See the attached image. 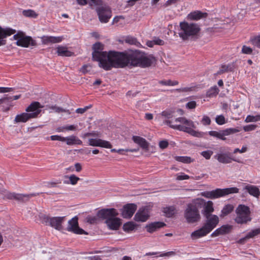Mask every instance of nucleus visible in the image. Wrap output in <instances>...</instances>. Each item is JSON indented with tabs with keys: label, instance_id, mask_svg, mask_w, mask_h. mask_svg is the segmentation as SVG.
Masks as SVG:
<instances>
[{
	"label": "nucleus",
	"instance_id": "nucleus-1",
	"mask_svg": "<svg viewBox=\"0 0 260 260\" xmlns=\"http://www.w3.org/2000/svg\"><path fill=\"white\" fill-rule=\"evenodd\" d=\"M152 63L150 57L138 50L126 53L116 52L113 68H124L128 66L146 68L150 66Z\"/></svg>",
	"mask_w": 260,
	"mask_h": 260
},
{
	"label": "nucleus",
	"instance_id": "nucleus-2",
	"mask_svg": "<svg viewBox=\"0 0 260 260\" xmlns=\"http://www.w3.org/2000/svg\"><path fill=\"white\" fill-rule=\"evenodd\" d=\"M92 49V59L99 62L100 67L106 71L110 70L113 68L116 52L110 51L107 53L102 51L104 46L100 42L93 44Z\"/></svg>",
	"mask_w": 260,
	"mask_h": 260
},
{
	"label": "nucleus",
	"instance_id": "nucleus-3",
	"mask_svg": "<svg viewBox=\"0 0 260 260\" xmlns=\"http://www.w3.org/2000/svg\"><path fill=\"white\" fill-rule=\"evenodd\" d=\"M174 121L179 122L180 124H173V122L169 120H167L164 122L174 129L186 132L196 137L202 138L206 134L204 132L196 131L192 129L191 128H195L196 127L194 122L190 120L186 119L185 117L177 118L175 119Z\"/></svg>",
	"mask_w": 260,
	"mask_h": 260
},
{
	"label": "nucleus",
	"instance_id": "nucleus-4",
	"mask_svg": "<svg viewBox=\"0 0 260 260\" xmlns=\"http://www.w3.org/2000/svg\"><path fill=\"white\" fill-rule=\"evenodd\" d=\"M118 213L115 209H103L98 212L99 218L105 220V222L110 230H117L121 225V220L116 217Z\"/></svg>",
	"mask_w": 260,
	"mask_h": 260
},
{
	"label": "nucleus",
	"instance_id": "nucleus-5",
	"mask_svg": "<svg viewBox=\"0 0 260 260\" xmlns=\"http://www.w3.org/2000/svg\"><path fill=\"white\" fill-rule=\"evenodd\" d=\"M179 26V36L183 40L197 36L201 30L198 24L186 21L181 22Z\"/></svg>",
	"mask_w": 260,
	"mask_h": 260
},
{
	"label": "nucleus",
	"instance_id": "nucleus-6",
	"mask_svg": "<svg viewBox=\"0 0 260 260\" xmlns=\"http://www.w3.org/2000/svg\"><path fill=\"white\" fill-rule=\"evenodd\" d=\"M184 217L188 223H194L200 221L201 215L196 200L187 205L184 210Z\"/></svg>",
	"mask_w": 260,
	"mask_h": 260
},
{
	"label": "nucleus",
	"instance_id": "nucleus-7",
	"mask_svg": "<svg viewBox=\"0 0 260 260\" xmlns=\"http://www.w3.org/2000/svg\"><path fill=\"white\" fill-rule=\"evenodd\" d=\"M239 189L236 187L226 188L223 189L217 188L210 191L201 192V196L205 198L214 199L225 196L232 193H238Z\"/></svg>",
	"mask_w": 260,
	"mask_h": 260
},
{
	"label": "nucleus",
	"instance_id": "nucleus-8",
	"mask_svg": "<svg viewBox=\"0 0 260 260\" xmlns=\"http://www.w3.org/2000/svg\"><path fill=\"white\" fill-rule=\"evenodd\" d=\"M236 213L235 221L238 224H245L251 220L250 209L245 205H239L236 209Z\"/></svg>",
	"mask_w": 260,
	"mask_h": 260
},
{
	"label": "nucleus",
	"instance_id": "nucleus-9",
	"mask_svg": "<svg viewBox=\"0 0 260 260\" xmlns=\"http://www.w3.org/2000/svg\"><path fill=\"white\" fill-rule=\"evenodd\" d=\"M42 221L47 225H50L57 230L62 229V223L64 219V217H52L43 214L40 216Z\"/></svg>",
	"mask_w": 260,
	"mask_h": 260
},
{
	"label": "nucleus",
	"instance_id": "nucleus-10",
	"mask_svg": "<svg viewBox=\"0 0 260 260\" xmlns=\"http://www.w3.org/2000/svg\"><path fill=\"white\" fill-rule=\"evenodd\" d=\"M197 206L199 208H203L202 213L203 216L213 215L212 213L213 212L214 209L213 208V203L211 201L206 202L204 199L198 198L196 199Z\"/></svg>",
	"mask_w": 260,
	"mask_h": 260
},
{
	"label": "nucleus",
	"instance_id": "nucleus-11",
	"mask_svg": "<svg viewBox=\"0 0 260 260\" xmlns=\"http://www.w3.org/2000/svg\"><path fill=\"white\" fill-rule=\"evenodd\" d=\"M239 131L234 128H229L217 131H210L208 132L209 135L212 137H215L217 139L225 140V136L235 134L238 132Z\"/></svg>",
	"mask_w": 260,
	"mask_h": 260
},
{
	"label": "nucleus",
	"instance_id": "nucleus-12",
	"mask_svg": "<svg viewBox=\"0 0 260 260\" xmlns=\"http://www.w3.org/2000/svg\"><path fill=\"white\" fill-rule=\"evenodd\" d=\"M36 196L35 194H20L15 192L5 191L4 198L10 200H15L18 201H28L32 197Z\"/></svg>",
	"mask_w": 260,
	"mask_h": 260
},
{
	"label": "nucleus",
	"instance_id": "nucleus-13",
	"mask_svg": "<svg viewBox=\"0 0 260 260\" xmlns=\"http://www.w3.org/2000/svg\"><path fill=\"white\" fill-rule=\"evenodd\" d=\"M67 230L76 234H88L86 232L78 226V218L77 217H73L68 221Z\"/></svg>",
	"mask_w": 260,
	"mask_h": 260
},
{
	"label": "nucleus",
	"instance_id": "nucleus-14",
	"mask_svg": "<svg viewBox=\"0 0 260 260\" xmlns=\"http://www.w3.org/2000/svg\"><path fill=\"white\" fill-rule=\"evenodd\" d=\"M100 21L102 23L108 22L111 18V10L108 6H101L96 9Z\"/></svg>",
	"mask_w": 260,
	"mask_h": 260
},
{
	"label": "nucleus",
	"instance_id": "nucleus-15",
	"mask_svg": "<svg viewBox=\"0 0 260 260\" xmlns=\"http://www.w3.org/2000/svg\"><path fill=\"white\" fill-rule=\"evenodd\" d=\"M205 222L204 226L210 232L218 224L219 222L218 217L214 214L204 216Z\"/></svg>",
	"mask_w": 260,
	"mask_h": 260
},
{
	"label": "nucleus",
	"instance_id": "nucleus-16",
	"mask_svg": "<svg viewBox=\"0 0 260 260\" xmlns=\"http://www.w3.org/2000/svg\"><path fill=\"white\" fill-rule=\"evenodd\" d=\"M214 158L219 162L223 164L231 163L233 160L240 162L239 160L232 158L230 154L227 153L218 152L214 156Z\"/></svg>",
	"mask_w": 260,
	"mask_h": 260
},
{
	"label": "nucleus",
	"instance_id": "nucleus-17",
	"mask_svg": "<svg viewBox=\"0 0 260 260\" xmlns=\"http://www.w3.org/2000/svg\"><path fill=\"white\" fill-rule=\"evenodd\" d=\"M16 44L18 46L22 47H28L29 45L35 46L36 45L35 41L29 36H25L23 34L20 37V38L16 41Z\"/></svg>",
	"mask_w": 260,
	"mask_h": 260
},
{
	"label": "nucleus",
	"instance_id": "nucleus-18",
	"mask_svg": "<svg viewBox=\"0 0 260 260\" xmlns=\"http://www.w3.org/2000/svg\"><path fill=\"white\" fill-rule=\"evenodd\" d=\"M44 106H42L38 102H32L26 109V111L29 112V114L33 116V118H36L41 113V108Z\"/></svg>",
	"mask_w": 260,
	"mask_h": 260
},
{
	"label": "nucleus",
	"instance_id": "nucleus-19",
	"mask_svg": "<svg viewBox=\"0 0 260 260\" xmlns=\"http://www.w3.org/2000/svg\"><path fill=\"white\" fill-rule=\"evenodd\" d=\"M137 210V206L134 204H127L123 206L121 215L124 218H130Z\"/></svg>",
	"mask_w": 260,
	"mask_h": 260
},
{
	"label": "nucleus",
	"instance_id": "nucleus-20",
	"mask_svg": "<svg viewBox=\"0 0 260 260\" xmlns=\"http://www.w3.org/2000/svg\"><path fill=\"white\" fill-rule=\"evenodd\" d=\"M88 145L92 146L101 147L106 148H111L112 145L108 141L100 139H89Z\"/></svg>",
	"mask_w": 260,
	"mask_h": 260
},
{
	"label": "nucleus",
	"instance_id": "nucleus-21",
	"mask_svg": "<svg viewBox=\"0 0 260 260\" xmlns=\"http://www.w3.org/2000/svg\"><path fill=\"white\" fill-rule=\"evenodd\" d=\"M16 30L11 28H2L0 27V46L5 45L6 41L5 39L12 35L15 34Z\"/></svg>",
	"mask_w": 260,
	"mask_h": 260
},
{
	"label": "nucleus",
	"instance_id": "nucleus-22",
	"mask_svg": "<svg viewBox=\"0 0 260 260\" xmlns=\"http://www.w3.org/2000/svg\"><path fill=\"white\" fill-rule=\"evenodd\" d=\"M149 217L148 211L145 208L140 209L135 215V220L137 221L144 222Z\"/></svg>",
	"mask_w": 260,
	"mask_h": 260
},
{
	"label": "nucleus",
	"instance_id": "nucleus-23",
	"mask_svg": "<svg viewBox=\"0 0 260 260\" xmlns=\"http://www.w3.org/2000/svg\"><path fill=\"white\" fill-rule=\"evenodd\" d=\"M166 225V224L163 222H153L147 224L145 226L146 231L149 233H152L160 228L164 227Z\"/></svg>",
	"mask_w": 260,
	"mask_h": 260
},
{
	"label": "nucleus",
	"instance_id": "nucleus-24",
	"mask_svg": "<svg viewBox=\"0 0 260 260\" xmlns=\"http://www.w3.org/2000/svg\"><path fill=\"white\" fill-rule=\"evenodd\" d=\"M210 232L204 225L198 230H196L191 234V237L192 239H197L205 236Z\"/></svg>",
	"mask_w": 260,
	"mask_h": 260
},
{
	"label": "nucleus",
	"instance_id": "nucleus-25",
	"mask_svg": "<svg viewBox=\"0 0 260 260\" xmlns=\"http://www.w3.org/2000/svg\"><path fill=\"white\" fill-rule=\"evenodd\" d=\"M45 110L49 111L50 113L51 112H55L57 113H59L61 112H64L67 113L68 114H70L71 112L69 110L64 109L61 107H58L57 105H47L45 106Z\"/></svg>",
	"mask_w": 260,
	"mask_h": 260
},
{
	"label": "nucleus",
	"instance_id": "nucleus-26",
	"mask_svg": "<svg viewBox=\"0 0 260 260\" xmlns=\"http://www.w3.org/2000/svg\"><path fill=\"white\" fill-rule=\"evenodd\" d=\"M231 226L229 225H223L214 231L211 235V237H215L221 235H224L230 232Z\"/></svg>",
	"mask_w": 260,
	"mask_h": 260
},
{
	"label": "nucleus",
	"instance_id": "nucleus-27",
	"mask_svg": "<svg viewBox=\"0 0 260 260\" xmlns=\"http://www.w3.org/2000/svg\"><path fill=\"white\" fill-rule=\"evenodd\" d=\"M62 40L61 37L43 36L42 38V43L44 44L59 43Z\"/></svg>",
	"mask_w": 260,
	"mask_h": 260
},
{
	"label": "nucleus",
	"instance_id": "nucleus-28",
	"mask_svg": "<svg viewBox=\"0 0 260 260\" xmlns=\"http://www.w3.org/2000/svg\"><path fill=\"white\" fill-rule=\"evenodd\" d=\"M244 189L247 190L251 196L256 198H258L260 194L259 188L254 185L248 184L244 187Z\"/></svg>",
	"mask_w": 260,
	"mask_h": 260
},
{
	"label": "nucleus",
	"instance_id": "nucleus-29",
	"mask_svg": "<svg viewBox=\"0 0 260 260\" xmlns=\"http://www.w3.org/2000/svg\"><path fill=\"white\" fill-rule=\"evenodd\" d=\"M207 15L206 13H202L197 11L190 13L187 16V18L190 20H198L201 18L206 17Z\"/></svg>",
	"mask_w": 260,
	"mask_h": 260
},
{
	"label": "nucleus",
	"instance_id": "nucleus-30",
	"mask_svg": "<svg viewBox=\"0 0 260 260\" xmlns=\"http://www.w3.org/2000/svg\"><path fill=\"white\" fill-rule=\"evenodd\" d=\"M133 140L135 143L138 144L143 149H148V143L145 139L139 136H133Z\"/></svg>",
	"mask_w": 260,
	"mask_h": 260
},
{
	"label": "nucleus",
	"instance_id": "nucleus-31",
	"mask_svg": "<svg viewBox=\"0 0 260 260\" xmlns=\"http://www.w3.org/2000/svg\"><path fill=\"white\" fill-rule=\"evenodd\" d=\"M34 115H31L28 113H23L21 114L17 115L15 118L16 122H25L28 119L33 118Z\"/></svg>",
	"mask_w": 260,
	"mask_h": 260
},
{
	"label": "nucleus",
	"instance_id": "nucleus-32",
	"mask_svg": "<svg viewBox=\"0 0 260 260\" xmlns=\"http://www.w3.org/2000/svg\"><path fill=\"white\" fill-rule=\"evenodd\" d=\"M78 5L85 6L89 4L90 6H100L102 4V0H76Z\"/></svg>",
	"mask_w": 260,
	"mask_h": 260
},
{
	"label": "nucleus",
	"instance_id": "nucleus-33",
	"mask_svg": "<svg viewBox=\"0 0 260 260\" xmlns=\"http://www.w3.org/2000/svg\"><path fill=\"white\" fill-rule=\"evenodd\" d=\"M64 142L66 141L67 144L68 145H72L74 144L81 145L82 143V142L75 136L64 137Z\"/></svg>",
	"mask_w": 260,
	"mask_h": 260
},
{
	"label": "nucleus",
	"instance_id": "nucleus-34",
	"mask_svg": "<svg viewBox=\"0 0 260 260\" xmlns=\"http://www.w3.org/2000/svg\"><path fill=\"white\" fill-rule=\"evenodd\" d=\"M57 53L58 55L61 56H71L73 53L63 46H58L57 48Z\"/></svg>",
	"mask_w": 260,
	"mask_h": 260
},
{
	"label": "nucleus",
	"instance_id": "nucleus-35",
	"mask_svg": "<svg viewBox=\"0 0 260 260\" xmlns=\"http://www.w3.org/2000/svg\"><path fill=\"white\" fill-rule=\"evenodd\" d=\"M234 207L232 204L225 205L221 210V214L220 216L221 217H224L231 213L234 210Z\"/></svg>",
	"mask_w": 260,
	"mask_h": 260
},
{
	"label": "nucleus",
	"instance_id": "nucleus-36",
	"mask_svg": "<svg viewBox=\"0 0 260 260\" xmlns=\"http://www.w3.org/2000/svg\"><path fill=\"white\" fill-rule=\"evenodd\" d=\"M234 69V66L232 64H229L228 65H222L220 69L218 71L216 74L220 75L224 73L232 71Z\"/></svg>",
	"mask_w": 260,
	"mask_h": 260
},
{
	"label": "nucleus",
	"instance_id": "nucleus-37",
	"mask_svg": "<svg viewBox=\"0 0 260 260\" xmlns=\"http://www.w3.org/2000/svg\"><path fill=\"white\" fill-rule=\"evenodd\" d=\"M163 212L168 217L173 216L176 213V209L174 206L164 208Z\"/></svg>",
	"mask_w": 260,
	"mask_h": 260
},
{
	"label": "nucleus",
	"instance_id": "nucleus-38",
	"mask_svg": "<svg viewBox=\"0 0 260 260\" xmlns=\"http://www.w3.org/2000/svg\"><path fill=\"white\" fill-rule=\"evenodd\" d=\"M219 90L216 86L210 88L207 92V97L211 98L215 96L219 92Z\"/></svg>",
	"mask_w": 260,
	"mask_h": 260
},
{
	"label": "nucleus",
	"instance_id": "nucleus-39",
	"mask_svg": "<svg viewBox=\"0 0 260 260\" xmlns=\"http://www.w3.org/2000/svg\"><path fill=\"white\" fill-rule=\"evenodd\" d=\"M66 178H68L69 179V181H64V183L66 184H71L72 185H75L77 183V182L80 179L79 177H77L76 175L73 174L69 176H66Z\"/></svg>",
	"mask_w": 260,
	"mask_h": 260
},
{
	"label": "nucleus",
	"instance_id": "nucleus-40",
	"mask_svg": "<svg viewBox=\"0 0 260 260\" xmlns=\"http://www.w3.org/2000/svg\"><path fill=\"white\" fill-rule=\"evenodd\" d=\"M135 224L133 222H127L123 224V229L125 232H130L134 230Z\"/></svg>",
	"mask_w": 260,
	"mask_h": 260
},
{
	"label": "nucleus",
	"instance_id": "nucleus-41",
	"mask_svg": "<svg viewBox=\"0 0 260 260\" xmlns=\"http://www.w3.org/2000/svg\"><path fill=\"white\" fill-rule=\"evenodd\" d=\"M176 159L178 161L183 163H190L192 161L191 157L188 156H177Z\"/></svg>",
	"mask_w": 260,
	"mask_h": 260
},
{
	"label": "nucleus",
	"instance_id": "nucleus-42",
	"mask_svg": "<svg viewBox=\"0 0 260 260\" xmlns=\"http://www.w3.org/2000/svg\"><path fill=\"white\" fill-rule=\"evenodd\" d=\"M259 120H260V115L256 116L248 115L245 119L246 122H255Z\"/></svg>",
	"mask_w": 260,
	"mask_h": 260
},
{
	"label": "nucleus",
	"instance_id": "nucleus-43",
	"mask_svg": "<svg viewBox=\"0 0 260 260\" xmlns=\"http://www.w3.org/2000/svg\"><path fill=\"white\" fill-rule=\"evenodd\" d=\"M23 15L26 17H30L35 18L37 16L36 12L31 10H24L22 12Z\"/></svg>",
	"mask_w": 260,
	"mask_h": 260
},
{
	"label": "nucleus",
	"instance_id": "nucleus-44",
	"mask_svg": "<svg viewBox=\"0 0 260 260\" xmlns=\"http://www.w3.org/2000/svg\"><path fill=\"white\" fill-rule=\"evenodd\" d=\"M259 234H260V229H255L247 234V238H252Z\"/></svg>",
	"mask_w": 260,
	"mask_h": 260
},
{
	"label": "nucleus",
	"instance_id": "nucleus-45",
	"mask_svg": "<svg viewBox=\"0 0 260 260\" xmlns=\"http://www.w3.org/2000/svg\"><path fill=\"white\" fill-rule=\"evenodd\" d=\"M125 42L131 45H135L138 46L139 43L137 41V39L132 37H128L125 39Z\"/></svg>",
	"mask_w": 260,
	"mask_h": 260
},
{
	"label": "nucleus",
	"instance_id": "nucleus-46",
	"mask_svg": "<svg viewBox=\"0 0 260 260\" xmlns=\"http://www.w3.org/2000/svg\"><path fill=\"white\" fill-rule=\"evenodd\" d=\"M216 122L219 125H222L225 123L224 117L222 115H218L215 118Z\"/></svg>",
	"mask_w": 260,
	"mask_h": 260
},
{
	"label": "nucleus",
	"instance_id": "nucleus-47",
	"mask_svg": "<svg viewBox=\"0 0 260 260\" xmlns=\"http://www.w3.org/2000/svg\"><path fill=\"white\" fill-rule=\"evenodd\" d=\"M213 153V152L211 150H206L202 151L201 154L206 159H209Z\"/></svg>",
	"mask_w": 260,
	"mask_h": 260
},
{
	"label": "nucleus",
	"instance_id": "nucleus-48",
	"mask_svg": "<svg viewBox=\"0 0 260 260\" xmlns=\"http://www.w3.org/2000/svg\"><path fill=\"white\" fill-rule=\"evenodd\" d=\"M251 42L253 45L260 48V36L255 37L251 39Z\"/></svg>",
	"mask_w": 260,
	"mask_h": 260
},
{
	"label": "nucleus",
	"instance_id": "nucleus-49",
	"mask_svg": "<svg viewBox=\"0 0 260 260\" xmlns=\"http://www.w3.org/2000/svg\"><path fill=\"white\" fill-rule=\"evenodd\" d=\"M139 150V148L137 149H120L117 150V152L120 154H124V152H136Z\"/></svg>",
	"mask_w": 260,
	"mask_h": 260
},
{
	"label": "nucleus",
	"instance_id": "nucleus-50",
	"mask_svg": "<svg viewBox=\"0 0 260 260\" xmlns=\"http://www.w3.org/2000/svg\"><path fill=\"white\" fill-rule=\"evenodd\" d=\"M201 122L204 125H209L211 123V119L208 116L204 115L201 120Z\"/></svg>",
	"mask_w": 260,
	"mask_h": 260
},
{
	"label": "nucleus",
	"instance_id": "nucleus-51",
	"mask_svg": "<svg viewBox=\"0 0 260 260\" xmlns=\"http://www.w3.org/2000/svg\"><path fill=\"white\" fill-rule=\"evenodd\" d=\"M173 112L171 111H164L161 112V115L168 119L173 117Z\"/></svg>",
	"mask_w": 260,
	"mask_h": 260
},
{
	"label": "nucleus",
	"instance_id": "nucleus-52",
	"mask_svg": "<svg viewBox=\"0 0 260 260\" xmlns=\"http://www.w3.org/2000/svg\"><path fill=\"white\" fill-rule=\"evenodd\" d=\"M189 178V176L187 175L181 173L180 175H177L176 179L177 180H186Z\"/></svg>",
	"mask_w": 260,
	"mask_h": 260
},
{
	"label": "nucleus",
	"instance_id": "nucleus-53",
	"mask_svg": "<svg viewBox=\"0 0 260 260\" xmlns=\"http://www.w3.org/2000/svg\"><path fill=\"white\" fill-rule=\"evenodd\" d=\"M242 51L244 54H250L252 53V50L249 47L243 46L242 47Z\"/></svg>",
	"mask_w": 260,
	"mask_h": 260
},
{
	"label": "nucleus",
	"instance_id": "nucleus-54",
	"mask_svg": "<svg viewBox=\"0 0 260 260\" xmlns=\"http://www.w3.org/2000/svg\"><path fill=\"white\" fill-rule=\"evenodd\" d=\"M196 106V102L194 101H190L186 104V108L189 109H194Z\"/></svg>",
	"mask_w": 260,
	"mask_h": 260
},
{
	"label": "nucleus",
	"instance_id": "nucleus-55",
	"mask_svg": "<svg viewBox=\"0 0 260 260\" xmlns=\"http://www.w3.org/2000/svg\"><path fill=\"white\" fill-rule=\"evenodd\" d=\"M51 140L52 141H60L61 142H64V137L58 135H53L50 137Z\"/></svg>",
	"mask_w": 260,
	"mask_h": 260
},
{
	"label": "nucleus",
	"instance_id": "nucleus-56",
	"mask_svg": "<svg viewBox=\"0 0 260 260\" xmlns=\"http://www.w3.org/2000/svg\"><path fill=\"white\" fill-rule=\"evenodd\" d=\"M89 136L97 137V136H99V133H98V132H92L91 133H87L84 134L83 135L82 138H86V137H88Z\"/></svg>",
	"mask_w": 260,
	"mask_h": 260
},
{
	"label": "nucleus",
	"instance_id": "nucleus-57",
	"mask_svg": "<svg viewBox=\"0 0 260 260\" xmlns=\"http://www.w3.org/2000/svg\"><path fill=\"white\" fill-rule=\"evenodd\" d=\"M168 142L166 140H162L159 142V146L161 149H165L168 146Z\"/></svg>",
	"mask_w": 260,
	"mask_h": 260
},
{
	"label": "nucleus",
	"instance_id": "nucleus-58",
	"mask_svg": "<svg viewBox=\"0 0 260 260\" xmlns=\"http://www.w3.org/2000/svg\"><path fill=\"white\" fill-rule=\"evenodd\" d=\"M256 127V125H253V124L248 125H247V126H245L244 127V130L245 132H249V131L254 130Z\"/></svg>",
	"mask_w": 260,
	"mask_h": 260
},
{
	"label": "nucleus",
	"instance_id": "nucleus-59",
	"mask_svg": "<svg viewBox=\"0 0 260 260\" xmlns=\"http://www.w3.org/2000/svg\"><path fill=\"white\" fill-rule=\"evenodd\" d=\"M97 217L95 216H88L87 217V221L88 222L92 224L96 222Z\"/></svg>",
	"mask_w": 260,
	"mask_h": 260
},
{
	"label": "nucleus",
	"instance_id": "nucleus-60",
	"mask_svg": "<svg viewBox=\"0 0 260 260\" xmlns=\"http://www.w3.org/2000/svg\"><path fill=\"white\" fill-rule=\"evenodd\" d=\"M21 96V95H14V96H9V97H8V96H6L5 97V99H6V101H12L13 100H17L18 99H19Z\"/></svg>",
	"mask_w": 260,
	"mask_h": 260
},
{
	"label": "nucleus",
	"instance_id": "nucleus-61",
	"mask_svg": "<svg viewBox=\"0 0 260 260\" xmlns=\"http://www.w3.org/2000/svg\"><path fill=\"white\" fill-rule=\"evenodd\" d=\"M175 254V252L174 251H169L165 253H162L160 254L159 256L164 257V256H173Z\"/></svg>",
	"mask_w": 260,
	"mask_h": 260
},
{
	"label": "nucleus",
	"instance_id": "nucleus-62",
	"mask_svg": "<svg viewBox=\"0 0 260 260\" xmlns=\"http://www.w3.org/2000/svg\"><path fill=\"white\" fill-rule=\"evenodd\" d=\"M153 42L156 45H163L164 44V41L159 38H155L153 40Z\"/></svg>",
	"mask_w": 260,
	"mask_h": 260
},
{
	"label": "nucleus",
	"instance_id": "nucleus-63",
	"mask_svg": "<svg viewBox=\"0 0 260 260\" xmlns=\"http://www.w3.org/2000/svg\"><path fill=\"white\" fill-rule=\"evenodd\" d=\"M77 126L74 125H66V131H75L76 129Z\"/></svg>",
	"mask_w": 260,
	"mask_h": 260
},
{
	"label": "nucleus",
	"instance_id": "nucleus-64",
	"mask_svg": "<svg viewBox=\"0 0 260 260\" xmlns=\"http://www.w3.org/2000/svg\"><path fill=\"white\" fill-rule=\"evenodd\" d=\"M247 148L246 147H243L241 149L236 148L234 151V153H236L237 152L243 153L245 152Z\"/></svg>",
	"mask_w": 260,
	"mask_h": 260
}]
</instances>
